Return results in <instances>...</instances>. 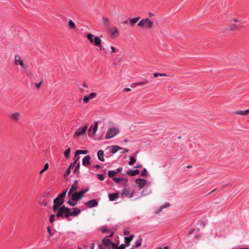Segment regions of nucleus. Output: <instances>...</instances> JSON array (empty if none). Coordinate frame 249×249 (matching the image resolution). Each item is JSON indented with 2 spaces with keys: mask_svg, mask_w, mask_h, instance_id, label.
Listing matches in <instances>:
<instances>
[{
  "mask_svg": "<svg viewBox=\"0 0 249 249\" xmlns=\"http://www.w3.org/2000/svg\"><path fill=\"white\" fill-rule=\"evenodd\" d=\"M67 193V189L64 190L61 194L53 200V212H56L57 211L60 206L63 204Z\"/></svg>",
  "mask_w": 249,
  "mask_h": 249,
  "instance_id": "nucleus-1",
  "label": "nucleus"
},
{
  "mask_svg": "<svg viewBox=\"0 0 249 249\" xmlns=\"http://www.w3.org/2000/svg\"><path fill=\"white\" fill-rule=\"evenodd\" d=\"M87 37L89 40L90 42L93 44L95 46L98 47L100 51H104V48L103 47L101 44V39L98 36H95L94 35L89 33Z\"/></svg>",
  "mask_w": 249,
  "mask_h": 249,
  "instance_id": "nucleus-2",
  "label": "nucleus"
},
{
  "mask_svg": "<svg viewBox=\"0 0 249 249\" xmlns=\"http://www.w3.org/2000/svg\"><path fill=\"white\" fill-rule=\"evenodd\" d=\"M89 189L87 188L85 190H81L78 192H74L72 193L70 196H71V199L72 200L75 201H78L80 199H81L83 196L84 194L87 193L89 191Z\"/></svg>",
  "mask_w": 249,
  "mask_h": 249,
  "instance_id": "nucleus-3",
  "label": "nucleus"
},
{
  "mask_svg": "<svg viewBox=\"0 0 249 249\" xmlns=\"http://www.w3.org/2000/svg\"><path fill=\"white\" fill-rule=\"evenodd\" d=\"M58 212L57 213L56 216L57 218L59 217H65L68 218L69 217V208L65 207V206H63L60 208L58 209L57 210Z\"/></svg>",
  "mask_w": 249,
  "mask_h": 249,
  "instance_id": "nucleus-4",
  "label": "nucleus"
},
{
  "mask_svg": "<svg viewBox=\"0 0 249 249\" xmlns=\"http://www.w3.org/2000/svg\"><path fill=\"white\" fill-rule=\"evenodd\" d=\"M138 26L141 28H151L153 26V22L149 18H143L138 23Z\"/></svg>",
  "mask_w": 249,
  "mask_h": 249,
  "instance_id": "nucleus-5",
  "label": "nucleus"
},
{
  "mask_svg": "<svg viewBox=\"0 0 249 249\" xmlns=\"http://www.w3.org/2000/svg\"><path fill=\"white\" fill-rule=\"evenodd\" d=\"M17 65H19L21 69L20 70L22 73H27L28 65L25 63L20 56L17 55Z\"/></svg>",
  "mask_w": 249,
  "mask_h": 249,
  "instance_id": "nucleus-6",
  "label": "nucleus"
},
{
  "mask_svg": "<svg viewBox=\"0 0 249 249\" xmlns=\"http://www.w3.org/2000/svg\"><path fill=\"white\" fill-rule=\"evenodd\" d=\"M119 132L118 129L115 127H111L109 128L106 134L105 139H109L113 138Z\"/></svg>",
  "mask_w": 249,
  "mask_h": 249,
  "instance_id": "nucleus-7",
  "label": "nucleus"
},
{
  "mask_svg": "<svg viewBox=\"0 0 249 249\" xmlns=\"http://www.w3.org/2000/svg\"><path fill=\"white\" fill-rule=\"evenodd\" d=\"M134 194V190L127 188V185L123 190L121 193V196H126L132 198Z\"/></svg>",
  "mask_w": 249,
  "mask_h": 249,
  "instance_id": "nucleus-8",
  "label": "nucleus"
},
{
  "mask_svg": "<svg viewBox=\"0 0 249 249\" xmlns=\"http://www.w3.org/2000/svg\"><path fill=\"white\" fill-rule=\"evenodd\" d=\"M87 124H85L82 127H79L78 130L74 133V135L76 136H80L84 134L87 131Z\"/></svg>",
  "mask_w": 249,
  "mask_h": 249,
  "instance_id": "nucleus-9",
  "label": "nucleus"
},
{
  "mask_svg": "<svg viewBox=\"0 0 249 249\" xmlns=\"http://www.w3.org/2000/svg\"><path fill=\"white\" fill-rule=\"evenodd\" d=\"M146 182L147 181L143 178H139L135 180V183L138 184L140 189H142L145 186Z\"/></svg>",
  "mask_w": 249,
  "mask_h": 249,
  "instance_id": "nucleus-10",
  "label": "nucleus"
},
{
  "mask_svg": "<svg viewBox=\"0 0 249 249\" xmlns=\"http://www.w3.org/2000/svg\"><path fill=\"white\" fill-rule=\"evenodd\" d=\"M98 205V202L96 199H92L85 203V205L89 208H91L96 206Z\"/></svg>",
  "mask_w": 249,
  "mask_h": 249,
  "instance_id": "nucleus-11",
  "label": "nucleus"
},
{
  "mask_svg": "<svg viewBox=\"0 0 249 249\" xmlns=\"http://www.w3.org/2000/svg\"><path fill=\"white\" fill-rule=\"evenodd\" d=\"M78 181L75 180L74 181L73 184L72 185L71 189H70L68 192V196H70L74 191H75L78 189Z\"/></svg>",
  "mask_w": 249,
  "mask_h": 249,
  "instance_id": "nucleus-12",
  "label": "nucleus"
},
{
  "mask_svg": "<svg viewBox=\"0 0 249 249\" xmlns=\"http://www.w3.org/2000/svg\"><path fill=\"white\" fill-rule=\"evenodd\" d=\"M81 213V210L80 209L75 207L72 208V211L70 212L69 210V216H76L78 215H79Z\"/></svg>",
  "mask_w": 249,
  "mask_h": 249,
  "instance_id": "nucleus-13",
  "label": "nucleus"
},
{
  "mask_svg": "<svg viewBox=\"0 0 249 249\" xmlns=\"http://www.w3.org/2000/svg\"><path fill=\"white\" fill-rule=\"evenodd\" d=\"M103 245H100L99 246L100 249H104L103 247V246L105 247H108L111 245V243H112V242L108 239H103L102 240Z\"/></svg>",
  "mask_w": 249,
  "mask_h": 249,
  "instance_id": "nucleus-14",
  "label": "nucleus"
},
{
  "mask_svg": "<svg viewBox=\"0 0 249 249\" xmlns=\"http://www.w3.org/2000/svg\"><path fill=\"white\" fill-rule=\"evenodd\" d=\"M108 30L112 36H119V32L116 27L113 26L112 28L109 29Z\"/></svg>",
  "mask_w": 249,
  "mask_h": 249,
  "instance_id": "nucleus-15",
  "label": "nucleus"
},
{
  "mask_svg": "<svg viewBox=\"0 0 249 249\" xmlns=\"http://www.w3.org/2000/svg\"><path fill=\"white\" fill-rule=\"evenodd\" d=\"M140 171L138 169H136L135 170H131L130 169L126 171V174L131 177H133L136 175H137L139 174Z\"/></svg>",
  "mask_w": 249,
  "mask_h": 249,
  "instance_id": "nucleus-16",
  "label": "nucleus"
},
{
  "mask_svg": "<svg viewBox=\"0 0 249 249\" xmlns=\"http://www.w3.org/2000/svg\"><path fill=\"white\" fill-rule=\"evenodd\" d=\"M233 114L236 115L245 116L249 114V109H247L246 110H237L234 112Z\"/></svg>",
  "mask_w": 249,
  "mask_h": 249,
  "instance_id": "nucleus-17",
  "label": "nucleus"
},
{
  "mask_svg": "<svg viewBox=\"0 0 249 249\" xmlns=\"http://www.w3.org/2000/svg\"><path fill=\"white\" fill-rule=\"evenodd\" d=\"M141 18L140 17H137L130 18L129 20V23L131 27H133L135 24L140 20Z\"/></svg>",
  "mask_w": 249,
  "mask_h": 249,
  "instance_id": "nucleus-18",
  "label": "nucleus"
},
{
  "mask_svg": "<svg viewBox=\"0 0 249 249\" xmlns=\"http://www.w3.org/2000/svg\"><path fill=\"white\" fill-rule=\"evenodd\" d=\"M242 27V26L239 25L238 24H232L230 26L229 30L230 31H237L238 30Z\"/></svg>",
  "mask_w": 249,
  "mask_h": 249,
  "instance_id": "nucleus-19",
  "label": "nucleus"
},
{
  "mask_svg": "<svg viewBox=\"0 0 249 249\" xmlns=\"http://www.w3.org/2000/svg\"><path fill=\"white\" fill-rule=\"evenodd\" d=\"M90 157L89 155L86 156L82 160V164L84 166H86L90 164Z\"/></svg>",
  "mask_w": 249,
  "mask_h": 249,
  "instance_id": "nucleus-20",
  "label": "nucleus"
},
{
  "mask_svg": "<svg viewBox=\"0 0 249 249\" xmlns=\"http://www.w3.org/2000/svg\"><path fill=\"white\" fill-rule=\"evenodd\" d=\"M102 20L103 23L105 26H106L107 28L110 27V22L109 19L107 18L106 17H103Z\"/></svg>",
  "mask_w": 249,
  "mask_h": 249,
  "instance_id": "nucleus-21",
  "label": "nucleus"
},
{
  "mask_svg": "<svg viewBox=\"0 0 249 249\" xmlns=\"http://www.w3.org/2000/svg\"><path fill=\"white\" fill-rule=\"evenodd\" d=\"M108 197L110 201H114L119 197V194L117 193L109 194Z\"/></svg>",
  "mask_w": 249,
  "mask_h": 249,
  "instance_id": "nucleus-22",
  "label": "nucleus"
},
{
  "mask_svg": "<svg viewBox=\"0 0 249 249\" xmlns=\"http://www.w3.org/2000/svg\"><path fill=\"white\" fill-rule=\"evenodd\" d=\"M104 155V151L102 150H100L97 152L98 159L101 161L105 160Z\"/></svg>",
  "mask_w": 249,
  "mask_h": 249,
  "instance_id": "nucleus-23",
  "label": "nucleus"
},
{
  "mask_svg": "<svg viewBox=\"0 0 249 249\" xmlns=\"http://www.w3.org/2000/svg\"><path fill=\"white\" fill-rule=\"evenodd\" d=\"M122 149V147L117 145L112 146L110 147V152L114 154Z\"/></svg>",
  "mask_w": 249,
  "mask_h": 249,
  "instance_id": "nucleus-24",
  "label": "nucleus"
},
{
  "mask_svg": "<svg viewBox=\"0 0 249 249\" xmlns=\"http://www.w3.org/2000/svg\"><path fill=\"white\" fill-rule=\"evenodd\" d=\"M134 235L133 234L130 235L129 236H126L124 238L125 242L126 243V245L128 246L130 243V242L132 240Z\"/></svg>",
  "mask_w": 249,
  "mask_h": 249,
  "instance_id": "nucleus-25",
  "label": "nucleus"
},
{
  "mask_svg": "<svg viewBox=\"0 0 249 249\" xmlns=\"http://www.w3.org/2000/svg\"><path fill=\"white\" fill-rule=\"evenodd\" d=\"M69 28L70 29H74L76 28V25L74 23V22L71 20L70 19L68 23Z\"/></svg>",
  "mask_w": 249,
  "mask_h": 249,
  "instance_id": "nucleus-26",
  "label": "nucleus"
},
{
  "mask_svg": "<svg viewBox=\"0 0 249 249\" xmlns=\"http://www.w3.org/2000/svg\"><path fill=\"white\" fill-rule=\"evenodd\" d=\"M88 150H77L75 151V156L76 157L79 154H87L88 153Z\"/></svg>",
  "mask_w": 249,
  "mask_h": 249,
  "instance_id": "nucleus-27",
  "label": "nucleus"
},
{
  "mask_svg": "<svg viewBox=\"0 0 249 249\" xmlns=\"http://www.w3.org/2000/svg\"><path fill=\"white\" fill-rule=\"evenodd\" d=\"M98 126V122H94V126H93V130H92V133H93V135H94L96 133V132L97 130Z\"/></svg>",
  "mask_w": 249,
  "mask_h": 249,
  "instance_id": "nucleus-28",
  "label": "nucleus"
},
{
  "mask_svg": "<svg viewBox=\"0 0 249 249\" xmlns=\"http://www.w3.org/2000/svg\"><path fill=\"white\" fill-rule=\"evenodd\" d=\"M80 157H76L75 156L74 158V161L71 164L70 167L72 168L76 164L77 161L79 159Z\"/></svg>",
  "mask_w": 249,
  "mask_h": 249,
  "instance_id": "nucleus-29",
  "label": "nucleus"
},
{
  "mask_svg": "<svg viewBox=\"0 0 249 249\" xmlns=\"http://www.w3.org/2000/svg\"><path fill=\"white\" fill-rule=\"evenodd\" d=\"M136 161V159L134 157L130 156V160L128 162V164L130 165H132L135 163Z\"/></svg>",
  "mask_w": 249,
  "mask_h": 249,
  "instance_id": "nucleus-30",
  "label": "nucleus"
},
{
  "mask_svg": "<svg viewBox=\"0 0 249 249\" xmlns=\"http://www.w3.org/2000/svg\"><path fill=\"white\" fill-rule=\"evenodd\" d=\"M142 239H138L135 244L134 247L135 248H138L142 245Z\"/></svg>",
  "mask_w": 249,
  "mask_h": 249,
  "instance_id": "nucleus-31",
  "label": "nucleus"
},
{
  "mask_svg": "<svg viewBox=\"0 0 249 249\" xmlns=\"http://www.w3.org/2000/svg\"><path fill=\"white\" fill-rule=\"evenodd\" d=\"M153 76L155 77H157L159 76H167V75L166 73H158V72H155V73H153Z\"/></svg>",
  "mask_w": 249,
  "mask_h": 249,
  "instance_id": "nucleus-32",
  "label": "nucleus"
},
{
  "mask_svg": "<svg viewBox=\"0 0 249 249\" xmlns=\"http://www.w3.org/2000/svg\"><path fill=\"white\" fill-rule=\"evenodd\" d=\"M170 205V203H166V204H164L163 205L161 206L160 207V210L158 212H156V213H159L160 212L162 209H164V208H167L168 207H169Z\"/></svg>",
  "mask_w": 249,
  "mask_h": 249,
  "instance_id": "nucleus-33",
  "label": "nucleus"
},
{
  "mask_svg": "<svg viewBox=\"0 0 249 249\" xmlns=\"http://www.w3.org/2000/svg\"><path fill=\"white\" fill-rule=\"evenodd\" d=\"M107 174L108 177L110 178L117 174V173L115 170H110L108 171Z\"/></svg>",
  "mask_w": 249,
  "mask_h": 249,
  "instance_id": "nucleus-34",
  "label": "nucleus"
},
{
  "mask_svg": "<svg viewBox=\"0 0 249 249\" xmlns=\"http://www.w3.org/2000/svg\"><path fill=\"white\" fill-rule=\"evenodd\" d=\"M79 167H80V163H78L76 167H75V170H74V173L76 174L77 175V176H78V175H79L80 174V172H79Z\"/></svg>",
  "mask_w": 249,
  "mask_h": 249,
  "instance_id": "nucleus-35",
  "label": "nucleus"
},
{
  "mask_svg": "<svg viewBox=\"0 0 249 249\" xmlns=\"http://www.w3.org/2000/svg\"><path fill=\"white\" fill-rule=\"evenodd\" d=\"M77 201H75L71 200V199H69L67 202L71 206H74L77 204Z\"/></svg>",
  "mask_w": 249,
  "mask_h": 249,
  "instance_id": "nucleus-36",
  "label": "nucleus"
},
{
  "mask_svg": "<svg viewBox=\"0 0 249 249\" xmlns=\"http://www.w3.org/2000/svg\"><path fill=\"white\" fill-rule=\"evenodd\" d=\"M70 151H71V148L69 147L66 150H65V151L64 152V155L66 158H68L69 157Z\"/></svg>",
  "mask_w": 249,
  "mask_h": 249,
  "instance_id": "nucleus-37",
  "label": "nucleus"
},
{
  "mask_svg": "<svg viewBox=\"0 0 249 249\" xmlns=\"http://www.w3.org/2000/svg\"><path fill=\"white\" fill-rule=\"evenodd\" d=\"M49 168V164L48 163H45L44 168L40 171V174H41L47 170Z\"/></svg>",
  "mask_w": 249,
  "mask_h": 249,
  "instance_id": "nucleus-38",
  "label": "nucleus"
},
{
  "mask_svg": "<svg viewBox=\"0 0 249 249\" xmlns=\"http://www.w3.org/2000/svg\"><path fill=\"white\" fill-rule=\"evenodd\" d=\"M148 83H149V81H148V80H145L143 82L136 83L134 84H135V86H139V85H143V84H147Z\"/></svg>",
  "mask_w": 249,
  "mask_h": 249,
  "instance_id": "nucleus-39",
  "label": "nucleus"
},
{
  "mask_svg": "<svg viewBox=\"0 0 249 249\" xmlns=\"http://www.w3.org/2000/svg\"><path fill=\"white\" fill-rule=\"evenodd\" d=\"M112 180H113L114 181L116 182V183H118V182H119L120 181H122V180H124V178H116V177H113V178H112Z\"/></svg>",
  "mask_w": 249,
  "mask_h": 249,
  "instance_id": "nucleus-40",
  "label": "nucleus"
},
{
  "mask_svg": "<svg viewBox=\"0 0 249 249\" xmlns=\"http://www.w3.org/2000/svg\"><path fill=\"white\" fill-rule=\"evenodd\" d=\"M97 96V93L95 92H92L89 94V97L90 99H92L95 98Z\"/></svg>",
  "mask_w": 249,
  "mask_h": 249,
  "instance_id": "nucleus-41",
  "label": "nucleus"
},
{
  "mask_svg": "<svg viewBox=\"0 0 249 249\" xmlns=\"http://www.w3.org/2000/svg\"><path fill=\"white\" fill-rule=\"evenodd\" d=\"M97 176L98 179H100V180L103 181L104 180L105 177L103 174H97Z\"/></svg>",
  "mask_w": 249,
  "mask_h": 249,
  "instance_id": "nucleus-42",
  "label": "nucleus"
},
{
  "mask_svg": "<svg viewBox=\"0 0 249 249\" xmlns=\"http://www.w3.org/2000/svg\"><path fill=\"white\" fill-rule=\"evenodd\" d=\"M147 174V170L145 168H144L143 171L141 172V176L145 177L146 176Z\"/></svg>",
  "mask_w": 249,
  "mask_h": 249,
  "instance_id": "nucleus-43",
  "label": "nucleus"
},
{
  "mask_svg": "<svg viewBox=\"0 0 249 249\" xmlns=\"http://www.w3.org/2000/svg\"><path fill=\"white\" fill-rule=\"evenodd\" d=\"M90 100L88 96H86L83 98V101L85 103H87L89 102V100Z\"/></svg>",
  "mask_w": 249,
  "mask_h": 249,
  "instance_id": "nucleus-44",
  "label": "nucleus"
},
{
  "mask_svg": "<svg viewBox=\"0 0 249 249\" xmlns=\"http://www.w3.org/2000/svg\"><path fill=\"white\" fill-rule=\"evenodd\" d=\"M54 214H51L50 216L49 221L51 223H53L54 221V218L55 217Z\"/></svg>",
  "mask_w": 249,
  "mask_h": 249,
  "instance_id": "nucleus-45",
  "label": "nucleus"
},
{
  "mask_svg": "<svg viewBox=\"0 0 249 249\" xmlns=\"http://www.w3.org/2000/svg\"><path fill=\"white\" fill-rule=\"evenodd\" d=\"M71 168H70L69 167V168L67 170V171L65 173V175H64L65 177H66L67 176H68L70 174V173H71Z\"/></svg>",
  "mask_w": 249,
  "mask_h": 249,
  "instance_id": "nucleus-46",
  "label": "nucleus"
},
{
  "mask_svg": "<svg viewBox=\"0 0 249 249\" xmlns=\"http://www.w3.org/2000/svg\"><path fill=\"white\" fill-rule=\"evenodd\" d=\"M47 231L49 233L50 236H52L53 235V234L52 233L51 229L50 227H47Z\"/></svg>",
  "mask_w": 249,
  "mask_h": 249,
  "instance_id": "nucleus-47",
  "label": "nucleus"
},
{
  "mask_svg": "<svg viewBox=\"0 0 249 249\" xmlns=\"http://www.w3.org/2000/svg\"><path fill=\"white\" fill-rule=\"evenodd\" d=\"M127 246L126 244H122L120 246H118L117 249H124V248Z\"/></svg>",
  "mask_w": 249,
  "mask_h": 249,
  "instance_id": "nucleus-48",
  "label": "nucleus"
},
{
  "mask_svg": "<svg viewBox=\"0 0 249 249\" xmlns=\"http://www.w3.org/2000/svg\"><path fill=\"white\" fill-rule=\"evenodd\" d=\"M195 229L193 228H190L188 231V234L191 235L194 233Z\"/></svg>",
  "mask_w": 249,
  "mask_h": 249,
  "instance_id": "nucleus-49",
  "label": "nucleus"
},
{
  "mask_svg": "<svg viewBox=\"0 0 249 249\" xmlns=\"http://www.w3.org/2000/svg\"><path fill=\"white\" fill-rule=\"evenodd\" d=\"M111 245H112V247L114 249H117V245H116L114 243H111Z\"/></svg>",
  "mask_w": 249,
  "mask_h": 249,
  "instance_id": "nucleus-50",
  "label": "nucleus"
},
{
  "mask_svg": "<svg viewBox=\"0 0 249 249\" xmlns=\"http://www.w3.org/2000/svg\"><path fill=\"white\" fill-rule=\"evenodd\" d=\"M110 49L111 50V53H114L116 51V49L114 47L111 46H110Z\"/></svg>",
  "mask_w": 249,
  "mask_h": 249,
  "instance_id": "nucleus-51",
  "label": "nucleus"
},
{
  "mask_svg": "<svg viewBox=\"0 0 249 249\" xmlns=\"http://www.w3.org/2000/svg\"><path fill=\"white\" fill-rule=\"evenodd\" d=\"M109 230L107 229H102V232L103 233H107L109 231Z\"/></svg>",
  "mask_w": 249,
  "mask_h": 249,
  "instance_id": "nucleus-52",
  "label": "nucleus"
},
{
  "mask_svg": "<svg viewBox=\"0 0 249 249\" xmlns=\"http://www.w3.org/2000/svg\"><path fill=\"white\" fill-rule=\"evenodd\" d=\"M122 170H123V168L122 167L117 168L116 169V170H115L116 171V173L117 174L118 173H120V172H121L122 171Z\"/></svg>",
  "mask_w": 249,
  "mask_h": 249,
  "instance_id": "nucleus-53",
  "label": "nucleus"
},
{
  "mask_svg": "<svg viewBox=\"0 0 249 249\" xmlns=\"http://www.w3.org/2000/svg\"><path fill=\"white\" fill-rule=\"evenodd\" d=\"M42 83V81H41L40 83H37L36 84V88L37 89H39L40 87V85L41 84V83Z\"/></svg>",
  "mask_w": 249,
  "mask_h": 249,
  "instance_id": "nucleus-54",
  "label": "nucleus"
},
{
  "mask_svg": "<svg viewBox=\"0 0 249 249\" xmlns=\"http://www.w3.org/2000/svg\"><path fill=\"white\" fill-rule=\"evenodd\" d=\"M11 118L12 119V120H15L16 119V113H13L11 116Z\"/></svg>",
  "mask_w": 249,
  "mask_h": 249,
  "instance_id": "nucleus-55",
  "label": "nucleus"
},
{
  "mask_svg": "<svg viewBox=\"0 0 249 249\" xmlns=\"http://www.w3.org/2000/svg\"><path fill=\"white\" fill-rule=\"evenodd\" d=\"M124 90L126 92H129L131 91V89L130 88H125Z\"/></svg>",
  "mask_w": 249,
  "mask_h": 249,
  "instance_id": "nucleus-56",
  "label": "nucleus"
},
{
  "mask_svg": "<svg viewBox=\"0 0 249 249\" xmlns=\"http://www.w3.org/2000/svg\"><path fill=\"white\" fill-rule=\"evenodd\" d=\"M148 15L150 17H152L155 16V15L152 12H149Z\"/></svg>",
  "mask_w": 249,
  "mask_h": 249,
  "instance_id": "nucleus-57",
  "label": "nucleus"
},
{
  "mask_svg": "<svg viewBox=\"0 0 249 249\" xmlns=\"http://www.w3.org/2000/svg\"><path fill=\"white\" fill-rule=\"evenodd\" d=\"M83 87H85V88H88V85H87L85 83H83Z\"/></svg>",
  "mask_w": 249,
  "mask_h": 249,
  "instance_id": "nucleus-58",
  "label": "nucleus"
},
{
  "mask_svg": "<svg viewBox=\"0 0 249 249\" xmlns=\"http://www.w3.org/2000/svg\"><path fill=\"white\" fill-rule=\"evenodd\" d=\"M19 116V114L18 113H17V120H18Z\"/></svg>",
  "mask_w": 249,
  "mask_h": 249,
  "instance_id": "nucleus-59",
  "label": "nucleus"
},
{
  "mask_svg": "<svg viewBox=\"0 0 249 249\" xmlns=\"http://www.w3.org/2000/svg\"><path fill=\"white\" fill-rule=\"evenodd\" d=\"M94 167L96 168H100V166L98 164H97L96 165L94 166Z\"/></svg>",
  "mask_w": 249,
  "mask_h": 249,
  "instance_id": "nucleus-60",
  "label": "nucleus"
},
{
  "mask_svg": "<svg viewBox=\"0 0 249 249\" xmlns=\"http://www.w3.org/2000/svg\"><path fill=\"white\" fill-rule=\"evenodd\" d=\"M94 246V244H92L90 246V249H93Z\"/></svg>",
  "mask_w": 249,
  "mask_h": 249,
  "instance_id": "nucleus-61",
  "label": "nucleus"
},
{
  "mask_svg": "<svg viewBox=\"0 0 249 249\" xmlns=\"http://www.w3.org/2000/svg\"><path fill=\"white\" fill-rule=\"evenodd\" d=\"M233 21L236 22L239 21V20L238 19H237V18H234L233 19Z\"/></svg>",
  "mask_w": 249,
  "mask_h": 249,
  "instance_id": "nucleus-62",
  "label": "nucleus"
},
{
  "mask_svg": "<svg viewBox=\"0 0 249 249\" xmlns=\"http://www.w3.org/2000/svg\"><path fill=\"white\" fill-rule=\"evenodd\" d=\"M127 22H128V21H127V20H126L124 21H123V22H122V23H123V24H126V23H127Z\"/></svg>",
  "mask_w": 249,
  "mask_h": 249,
  "instance_id": "nucleus-63",
  "label": "nucleus"
},
{
  "mask_svg": "<svg viewBox=\"0 0 249 249\" xmlns=\"http://www.w3.org/2000/svg\"><path fill=\"white\" fill-rule=\"evenodd\" d=\"M43 204H44V206H46L47 205L48 203L47 202H43Z\"/></svg>",
  "mask_w": 249,
  "mask_h": 249,
  "instance_id": "nucleus-64",
  "label": "nucleus"
}]
</instances>
